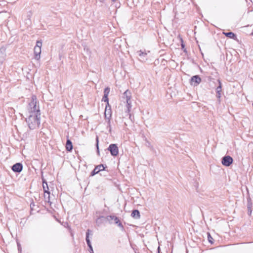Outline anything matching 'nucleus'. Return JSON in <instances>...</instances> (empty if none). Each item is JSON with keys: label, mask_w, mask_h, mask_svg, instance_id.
Instances as JSON below:
<instances>
[{"label": "nucleus", "mask_w": 253, "mask_h": 253, "mask_svg": "<svg viewBox=\"0 0 253 253\" xmlns=\"http://www.w3.org/2000/svg\"><path fill=\"white\" fill-rule=\"evenodd\" d=\"M41 115L30 114L26 121L30 129L38 128L40 125Z\"/></svg>", "instance_id": "nucleus-1"}, {"label": "nucleus", "mask_w": 253, "mask_h": 253, "mask_svg": "<svg viewBox=\"0 0 253 253\" xmlns=\"http://www.w3.org/2000/svg\"><path fill=\"white\" fill-rule=\"evenodd\" d=\"M38 103L37 97L35 95H32L31 101L29 103V111L30 114L41 115L39 106L37 105Z\"/></svg>", "instance_id": "nucleus-2"}, {"label": "nucleus", "mask_w": 253, "mask_h": 253, "mask_svg": "<svg viewBox=\"0 0 253 253\" xmlns=\"http://www.w3.org/2000/svg\"><path fill=\"white\" fill-rule=\"evenodd\" d=\"M107 150L113 156H117L118 155L119 149L117 145L116 144H111L107 148Z\"/></svg>", "instance_id": "nucleus-3"}, {"label": "nucleus", "mask_w": 253, "mask_h": 253, "mask_svg": "<svg viewBox=\"0 0 253 253\" xmlns=\"http://www.w3.org/2000/svg\"><path fill=\"white\" fill-rule=\"evenodd\" d=\"M106 218L107 221H108L109 223H112V220H114L115 223L117 224L119 227L123 228V226L122 223L120 222V220L117 216L114 215H108L106 216Z\"/></svg>", "instance_id": "nucleus-4"}, {"label": "nucleus", "mask_w": 253, "mask_h": 253, "mask_svg": "<svg viewBox=\"0 0 253 253\" xmlns=\"http://www.w3.org/2000/svg\"><path fill=\"white\" fill-rule=\"evenodd\" d=\"M233 162V158L230 156H225L222 158L221 163L225 167H229Z\"/></svg>", "instance_id": "nucleus-5"}, {"label": "nucleus", "mask_w": 253, "mask_h": 253, "mask_svg": "<svg viewBox=\"0 0 253 253\" xmlns=\"http://www.w3.org/2000/svg\"><path fill=\"white\" fill-rule=\"evenodd\" d=\"M91 230H90L89 229H88L86 232V238H85V240H86V243H87V245L89 248V252L90 253H94L93 252V248L92 247V245H91V242L90 241V239L89 238V234H90V232H91Z\"/></svg>", "instance_id": "nucleus-6"}, {"label": "nucleus", "mask_w": 253, "mask_h": 253, "mask_svg": "<svg viewBox=\"0 0 253 253\" xmlns=\"http://www.w3.org/2000/svg\"><path fill=\"white\" fill-rule=\"evenodd\" d=\"M201 82V79L199 75L193 76L190 80V84L193 86H197Z\"/></svg>", "instance_id": "nucleus-7"}, {"label": "nucleus", "mask_w": 253, "mask_h": 253, "mask_svg": "<svg viewBox=\"0 0 253 253\" xmlns=\"http://www.w3.org/2000/svg\"><path fill=\"white\" fill-rule=\"evenodd\" d=\"M105 167L103 164L99 165L95 167L90 173L91 176H93L99 172L105 170Z\"/></svg>", "instance_id": "nucleus-8"}, {"label": "nucleus", "mask_w": 253, "mask_h": 253, "mask_svg": "<svg viewBox=\"0 0 253 253\" xmlns=\"http://www.w3.org/2000/svg\"><path fill=\"white\" fill-rule=\"evenodd\" d=\"M6 56V47H1L0 48V66L2 64Z\"/></svg>", "instance_id": "nucleus-9"}, {"label": "nucleus", "mask_w": 253, "mask_h": 253, "mask_svg": "<svg viewBox=\"0 0 253 253\" xmlns=\"http://www.w3.org/2000/svg\"><path fill=\"white\" fill-rule=\"evenodd\" d=\"M23 169V165L21 163H17L12 167V170L15 172H20Z\"/></svg>", "instance_id": "nucleus-10"}, {"label": "nucleus", "mask_w": 253, "mask_h": 253, "mask_svg": "<svg viewBox=\"0 0 253 253\" xmlns=\"http://www.w3.org/2000/svg\"><path fill=\"white\" fill-rule=\"evenodd\" d=\"M218 83H219V85L216 88V97L217 98L219 101H220V98L221 97V83L220 80H217Z\"/></svg>", "instance_id": "nucleus-11"}, {"label": "nucleus", "mask_w": 253, "mask_h": 253, "mask_svg": "<svg viewBox=\"0 0 253 253\" xmlns=\"http://www.w3.org/2000/svg\"><path fill=\"white\" fill-rule=\"evenodd\" d=\"M41 53V48L40 47H34V54L35 58L37 60H40L41 58L40 54Z\"/></svg>", "instance_id": "nucleus-12"}, {"label": "nucleus", "mask_w": 253, "mask_h": 253, "mask_svg": "<svg viewBox=\"0 0 253 253\" xmlns=\"http://www.w3.org/2000/svg\"><path fill=\"white\" fill-rule=\"evenodd\" d=\"M107 221L106 217L104 216H100L96 220V224L97 226H100Z\"/></svg>", "instance_id": "nucleus-13"}, {"label": "nucleus", "mask_w": 253, "mask_h": 253, "mask_svg": "<svg viewBox=\"0 0 253 253\" xmlns=\"http://www.w3.org/2000/svg\"><path fill=\"white\" fill-rule=\"evenodd\" d=\"M131 97V93L128 90H126L123 94V98L126 100H130Z\"/></svg>", "instance_id": "nucleus-14"}, {"label": "nucleus", "mask_w": 253, "mask_h": 253, "mask_svg": "<svg viewBox=\"0 0 253 253\" xmlns=\"http://www.w3.org/2000/svg\"><path fill=\"white\" fill-rule=\"evenodd\" d=\"M224 35H225L226 37L229 38L230 39H234L235 40H237V36L233 32H226L223 33Z\"/></svg>", "instance_id": "nucleus-15"}, {"label": "nucleus", "mask_w": 253, "mask_h": 253, "mask_svg": "<svg viewBox=\"0 0 253 253\" xmlns=\"http://www.w3.org/2000/svg\"><path fill=\"white\" fill-rule=\"evenodd\" d=\"M131 215L135 219H139L140 216V212L137 210H133L132 211Z\"/></svg>", "instance_id": "nucleus-16"}, {"label": "nucleus", "mask_w": 253, "mask_h": 253, "mask_svg": "<svg viewBox=\"0 0 253 253\" xmlns=\"http://www.w3.org/2000/svg\"><path fill=\"white\" fill-rule=\"evenodd\" d=\"M66 149L69 152L71 151L73 149L72 143L70 139L67 140L66 144Z\"/></svg>", "instance_id": "nucleus-17"}, {"label": "nucleus", "mask_w": 253, "mask_h": 253, "mask_svg": "<svg viewBox=\"0 0 253 253\" xmlns=\"http://www.w3.org/2000/svg\"><path fill=\"white\" fill-rule=\"evenodd\" d=\"M44 198L45 201L49 203L50 205L51 204V202L50 201V192L44 193Z\"/></svg>", "instance_id": "nucleus-18"}, {"label": "nucleus", "mask_w": 253, "mask_h": 253, "mask_svg": "<svg viewBox=\"0 0 253 253\" xmlns=\"http://www.w3.org/2000/svg\"><path fill=\"white\" fill-rule=\"evenodd\" d=\"M42 187L44 193L49 192L48 185L46 182L43 181Z\"/></svg>", "instance_id": "nucleus-19"}, {"label": "nucleus", "mask_w": 253, "mask_h": 253, "mask_svg": "<svg viewBox=\"0 0 253 253\" xmlns=\"http://www.w3.org/2000/svg\"><path fill=\"white\" fill-rule=\"evenodd\" d=\"M108 107H109V109L108 110L107 108H108V106H106V109H105V117L106 118L107 117V114L109 115V117H111V109H110V105H108ZM108 119H109V118H108Z\"/></svg>", "instance_id": "nucleus-20"}, {"label": "nucleus", "mask_w": 253, "mask_h": 253, "mask_svg": "<svg viewBox=\"0 0 253 253\" xmlns=\"http://www.w3.org/2000/svg\"><path fill=\"white\" fill-rule=\"evenodd\" d=\"M247 207H248V210H250V213H252V203L251 202V199L250 198L248 199Z\"/></svg>", "instance_id": "nucleus-21"}, {"label": "nucleus", "mask_w": 253, "mask_h": 253, "mask_svg": "<svg viewBox=\"0 0 253 253\" xmlns=\"http://www.w3.org/2000/svg\"><path fill=\"white\" fill-rule=\"evenodd\" d=\"M126 108H127L126 112H129L130 111V109L131 107V100H126Z\"/></svg>", "instance_id": "nucleus-22"}, {"label": "nucleus", "mask_w": 253, "mask_h": 253, "mask_svg": "<svg viewBox=\"0 0 253 253\" xmlns=\"http://www.w3.org/2000/svg\"><path fill=\"white\" fill-rule=\"evenodd\" d=\"M96 149H97V155L98 156L100 155V152H99V146H98V136H96Z\"/></svg>", "instance_id": "nucleus-23"}, {"label": "nucleus", "mask_w": 253, "mask_h": 253, "mask_svg": "<svg viewBox=\"0 0 253 253\" xmlns=\"http://www.w3.org/2000/svg\"><path fill=\"white\" fill-rule=\"evenodd\" d=\"M102 101L106 102L107 105H109V99L107 95H103Z\"/></svg>", "instance_id": "nucleus-24"}, {"label": "nucleus", "mask_w": 253, "mask_h": 253, "mask_svg": "<svg viewBox=\"0 0 253 253\" xmlns=\"http://www.w3.org/2000/svg\"><path fill=\"white\" fill-rule=\"evenodd\" d=\"M137 52H138V53L139 56L140 57H145V56L147 55V53H145V52H143V51H142L141 50L138 51Z\"/></svg>", "instance_id": "nucleus-25"}, {"label": "nucleus", "mask_w": 253, "mask_h": 253, "mask_svg": "<svg viewBox=\"0 0 253 253\" xmlns=\"http://www.w3.org/2000/svg\"><path fill=\"white\" fill-rule=\"evenodd\" d=\"M110 92V88L108 87H106L104 90V95L108 96Z\"/></svg>", "instance_id": "nucleus-26"}, {"label": "nucleus", "mask_w": 253, "mask_h": 253, "mask_svg": "<svg viewBox=\"0 0 253 253\" xmlns=\"http://www.w3.org/2000/svg\"><path fill=\"white\" fill-rule=\"evenodd\" d=\"M208 239L210 243H213V238L209 233H208Z\"/></svg>", "instance_id": "nucleus-27"}, {"label": "nucleus", "mask_w": 253, "mask_h": 253, "mask_svg": "<svg viewBox=\"0 0 253 253\" xmlns=\"http://www.w3.org/2000/svg\"><path fill=\"white\" fill-rule=\"evenodd\" d=\"M42 42L41 41H38L36 42V45L35 47H40L41 48Z\"/></svg>", "instance_id": "nucleus-28"}, {"label": "nucleus", "mask_w": 253, "mask_h": 253, "mask_svg": "<svg viewBox=\"0 0 253 253\" xmlns=\"http://www.w3.org/2000/svg\"><path fill=\"white\" fill-rule=\"evenodd\" d=\"M108 126H107V127L109 128V131L110 132H111V125H110V120H108Z\"/></svg>", "instance_id": "nucleus-29"}, {"label": "nucleus", "mask_w": 253, "mask_h": 253, "mask_svg": "<svg viewBox=\"0 0 253 253\" xmlns=\"http://www.w3.org/2000/svg\"><path fill=\"white\" fill-rule=\"evenodd\" d=\"M35 206V204L34 202H32L30 204V207L32 210L33 209L34 207Z\"/></svg>", "instance_id": "nucleus-30"}, {"label": "nucleus", "mask_w": 253, "mask_h": 253, "mask_svg": "<svg viewBox=\"0 0 253 253\" xmlns=\"http://www.w3.org/2000/svg\"><path fill=\"white\" fill-rule=\"evenodd\" d=\"M17 246H18V249L19 252H21V248L20 245L19 243H18Z\"/></svg>", "instance_id": "nucleus-31"}, {"label": "nucleus", "mask_w": 253, "mask_h": 253, "mask_svg": "<svg viewBox=\"0 0 253 253\" xmlns=\"http://www.w3.org/2000/svg\"><path fill=\"white\" fill-rule=\"evenodd\" d=\"M184 46H184V45L182 43H181V47H182V48H184Z\"/></svg>", "instance_id": "nucleus-32"}, {"label": "nucleus", "mask_w": 253, "mask_h": 253, "mask_svg": "<svg viewBox=\"0 0 253 253\" xmlns=\"http://www.w3.org/2000/svg\"><path fill=\"white\" fill-rule=\"evenodd\" d=\"M146 140L147 141V143H148V145H149L150 144V142L148 141L147 140L146 138Z\"/></svg>", "instance_id": "nucleus-33"}, {"label": "nucleus", "mask_w": 253, "mask_h": 253, "mask_svg": "<svg viewBox=\"0 0 253 253\" xmlns=\"http://www.w3.org/2000/svg\"><path fill=\"white\" fill-rule=\"evenodd\" d=\"M248 212H249V213L250 214H251V213H250V210H248Z\"/></svg>", "instance_id": "nucleus-34"}, {"label": "nucleus", "mask_w": 253, "mask_h": 253, "mask_svg": "<svg viewBox=\"0 0 253 253\" xmlns=\"http://www.w3.org/2000/svg\"><path fill=\"white\" fill-rule=\"evenodd\" d=\"M113 2H115L117 0H111Z\"/></svg>", "instance_id": "nucleus-35"}, {"label": "nucleus", "mask_w": 253, "mask_h": 253, "mask_svg": "<svg viewBox=\"0 0 253 253\" xmlns=\"http://www.w3.org/2000/svg\"><path fill=\"white\" fill-rule=\"evenodd\" d=\"M251 35H253V32L252 33Z\"/></svg>", "instance_id": "nucleus-36"}, {"label": "nucleus", "mask_w": 253, "mask_h": 253, "mask_svg": "<svg viewBox=\"0 0 253 253\" xmlns=\"http://www.w3.org/2000/svg\"><path fill=\"white\" fill-rule=\"evenodd\" d=\"M158 253H159V252Z\"/></svg>", "instance_id": "nucleus-37"}]
</instances>
